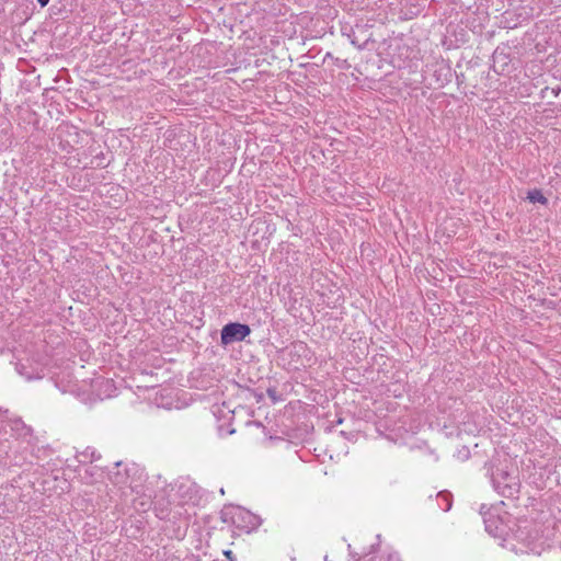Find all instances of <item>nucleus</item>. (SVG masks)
I'll use <instances>...</instances> for the list:
<instances>
[{"label": "nucleus", "instance_id": "obj_14", "mask_svg": "<svg viewBox=\"0 0 561 561\" xmlns=\"http://www.w3.org/2000/svg\"><path fill=\"white\" fill-rule=\"evenodd\" d=\"M367 27H369V25H368V24H363V25H360V24H356V25H355V28H356V30H358V31H364V30H366Z\"/></svg>", "mask_w": 561, "mask_h": 561}, {"label": "nucleus", "instance_id": "obj_19", "mask_svg": "<svg viewBox=\"0 0 561 561\" xmlns=\"http://www.w3.org/2000/svg\"><path fill=\"white\" fill-rule=\"evenodd\" d=\"M342 422H343V420H342V419H339V420L336 421V424H342Z\"/></svg>", "mask_w": 561, "mask_h": 561}, {"label": "nucleus", "instance_id": "obj_5", "mask_svg": "<svg viewBox=\"0 0 561 561\" xmlns=\"http://www.w3.org/2000/svg\"><path fill=\"white\" fill-rule=\"evenodd\" d=\"M5 422L10 425L11 430L18 435H26L30 428L24 424L21 417L9 415Z\"/></svg>", "mask_w": 561, "mask_h": 561}, {"label": "nucleus", "instance_id": "obj_8", "mask_svg": "<svg viewBox=\"0 0 561 561\" xmlns=\"http://www.w3.org/2000/svg\"><path fill=\"white\" fill-rule=\"evenodd\" d=\"M527 199L530 203H539L541 205L548 204V198L542 194V192L538 188H534L527 193Z\"/></svg>", "mask_w": 561, "mask_h": 561}, {"label": "nucleus", "instance_id": "obj_13", "mask_svg": "<svg viewBox=\"0 0 561 561\" xmlns=\"http://www.w3.org/2000/svg\"><path fill=\"white\" fill-rule=\"evenodd\" d=\"M267 394L272 398V399H276V390L274 388H268L267 389Z\"/></svg>", "mask_w": 561, "mask_h": 561}, {"label": "nucleus", "instance_id": "obj_20", "mask_svg": "<svg viewBox=\"0 0 561 561\" xmlns=\"http://www.w3.org/2000/svg\"><path fill=\"white\" fill-rule=\"evenodd\" d=\"M325 561H329L327 557H325Z\"/></svg>", "mask_w": 561, "mask_h": 561}, {"label": "nucleus", "instance_id": "obj_16", "mask_svg": "<svg viewBox=\"0 0 561 561\" xmlns=\"http://www.w3.org/2000/svg\"><path fill=\"white\" fill-rule=\"evenodd\" d=\"M485 523V529L490 533V534H493L495 536V534L493 533L492 528H490V524L489 522L484 520Z\"/></svg>", "mask_w": 561, "mask_h": 561}, {"label": "nucleus", "instance_id": "obj_2", "mask_svg": "<svg viewBox=\"0 0 561 561\" xmlns=\"http://www.w3.org/2000/svg\"><path fill=\"white\" fill-rule=\"evenodd\" d=\"M491 481L494 490L504 497H514L519 493L518 476H513L506 470L496 469V471H492Z\"/></svg>", "mask_w": 561, "mask_h": 561}, {"label": "nucleus", "instance_id": "obj_11", "mask_svg": "<svg viewBox=\"0 0 561 561\" xmlns=\"http://www.w3.org/2000/svg\"><path fill=\"white\" fill-rule=\"evenodd\" d=\"M9 415H10V412L8 409L0 408V421L1 422H5V420L8 419Z\"/></svg>", "mask_w": 561, "mask_h": 561}, {"label": "nucleus", "instance_id": "obj_9", "mask_svg": "<svg viewBox=\"0 0 561 561\" xmlns=\"http://www.w3.org/2000/svg\"><path fill=\"white\" fill-rule=\"evenodd\" d=\"M347 36L351 38L352 45L356 46L359 50L366 49L368 42L371 41V37L369 36L362 44H359L357 37L355 36V31L353 28H351V33H348Z\"/></svg>", "mask_w": 561, "mask_h": 561}, {"label": "nucleus", "instance_id": "obj_4", "mask_svg": "<svg viewBox=\"0 0 561 561\" xmlns=\"http://www.w3.org/2000/svg\"><path fill=\"white\" fill-rule=\"evenodd\" d=\"M493 70L499 75H505L510 70L511 58L503 48L497 47L492 55Z\"/></svg>", "mask_w": 561, "mask_h": 561}, {"label": "nucleus", "instance_id": "obj_7", "mask_svg": "<svg viewBox=\"0 0 561 561\" xmlns=\"http://www.w3.org/2000/svg\"><path fill=\"white\" fill-rule=\"evenodd\" d=\"M359 561H401L399 556L394 552H380L371 556H366Z\"/></svg>", "mask_w": 561, "mask_h": 561}, {"label": "nucleus", "instance_id": "obj_12", "mask_svg": "<svg viewBox=\"0 0 561 561\" xmlns=\"http://www.w3.org/2000/svg\"><path fill=\"white\" fill-rule=\"evenodd\" d=\"M224 554L229 561H234V557L231 550H225Z\"/></svg>", "mask_w": 561, "mask_h": 561}, {"label": "nucleus", "instance_id": "obj_1", "mask_svg": "<svg viewBox=\"0 0 561 561\" xmlns=\"http://www.w3.org/2000/svg\"><path fill=\"white\" fill-rule=\"evenodd\" d=\"M222 520L245 533L256 529L262 523L257 515L241 506H231L222 511Z\"/></svg>", "mask_w": 561, "mask_h": 561}, {"label": "nucleus", "instance_id": "obj_15", "mask_svg": "<svg viewBox=\"0 0 561 561\" xmlns=\"http://www.w3.org/2000/svg\"><path fill=\"white\" fill-rule=\"evenodd\" d=\"M36 1H37V3H38L42 8H44V7H46V5L49 3V1H50V0H36Z\"/></svg>", "mask_w": 561, "mask_h": 561}, {"label": "nucleus", "instance_id": "obj_18", "mask_svg": "<svg viewBox=\"0 0 561 561\" xmlns=\"http://www.w3.org/2000/svg\"><path fill=\"white\" fill-rule=\"evenodd\" d=\"M325 58H332V54L331 53H327L325 54Z\"/></svg>", "mask_w": 561, "mask_h": 561}, {"label": "nucleus", "instance_id": "obj_6", "mask_svg": "<svg viewBox=\"0 0 561 561\" xmlns=\"http://www.w3.org/2000/svg\"><path fill=\"white\" fill-rule=\"evenodd\" d=\"M438 506L443 512H448L453 506V494L449 491H440L436 495Z\"/></svg>", "mask_w": 561, "mask_h": 561}, {"label": "nucleus", "instance_id": "obj_3", "mask_svg": "<svg viewBox=\"0 0 561 561\" xmlns=\"http://www.w3.org/2000/svg\"><path fill=\"white\" fill-rule=\"evenodd\" d=\"M251 334V328L240 322H229L225 324L220 332V343L229 345L234 342H241Z\"/></svg>", "mask_w": 561, "mask_h": 561}, {"label": "nucleus", "instance_id": "obj_10", "mask_svg": "<svg viewBox=\"0 0 561 561\" xmlns=\"http://www.w3.org/2000/svg\"><path fill=\"white\" fill-rule=\"evenodd\" d=\"M439 72H440V73H443V72H444V75H445L446 77H451V69H450V67H449V66H447V65H444V64H443V65L439 67Z\"/></svg>", "mask_w": 561, "mask_h": 561}, {"label": "nucleus", "instance_id": "obj_17", "mask_svg": "<svg viewBox=\"0 0 561 561\" xmlns=\"http://www.w3.org/2000/svg\"><path fill=\"white\" fill-rule=\"evenodd\" d=\"M456 77H457L458 83H461L465 78L463 73L457 75Z\"/></svg>", "mask_w": 561, "mask_h": 561}]
</instances>
